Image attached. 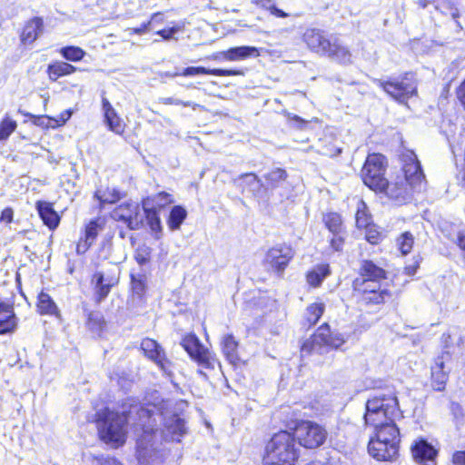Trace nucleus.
Segmentation results:
<instances>
[{
  "label": "nucleus",
  "mask_w": 465,
  "mask_h": 465,
  "mask_svg": "<svg viewBox=\"0 0 465 465\" xmlns=\"http://www.w3.org/2000/svg\"><path fill=\"white\" fill-rule=\"evenodd\" d=\"M159 414H156L154 410L147 409L143 407H138L137 405L132 406L128 411V414L136 412L139 416L138 425L143 429L144 435L137 441V460L141 465H149L151 460L155 455L153 444L150 443L152 435L149 432L155 433L157 430H154L156 424V415L165 416L163 408H157ZM163 430H162L163 437L166 440L180 441L181 438L186 433L185 424L183 419L177 415H172L170 417H164Z\"/></svg>",
  "instance_id": "f257e3e1"
},
{
  "label": "nucleus",
  "mask_w": 465,
  "mask_h": 465,
  "mask_svg": "<svg viewBox=\"0 0 465 465\" xmlns=\"http://www.w3.org/2000/svg\"><path fill=\"white\" fill-rule=\"evenodd\" d=\"M303 40L309 49L320 55L326 56L341 64H351L352 54L341 38L336 35L326 36L318 29H307Z\"/></svg>",
  "instance_id": "f03ea898"
},
{
  "label": "nucleus",
  "mask_w": 465,
  "mask_h": 465,
  "mask_svg": "<svg viewBox=\"0 0 465 465\" xmlns=\"http://www.w3.org/2000/svg\"><path fill=\"white\" fill-rule=\"evenodd\" d=\"M368 451L378 460H391L399 451L400 430L395 421L374 427Z\"/></svg>",
  "instance_id": "7ed1b4c3"
},
{
  "label": "nucleus",
  "mask_w": 465,
  "mask_h": 465,
  "mask_svg": "<svg viewBox=\"0 0 465 465\" xmlns=\"http://www.w3.org/2000/svg\"><path fill=\"white\" fill-rule=\"evenodd\" d=\"M295 437L287 430L275 433L266 445L263 465H295L299 457Z\"/></svg>",
  "instance_id": "20e7f679"
},
{
  "label": "nucleus",
  "mask_w": 465,
  "mask_h": 465,
  "mask_svg": "<svg viewBox=\"0 0 465 465\" xmlns=\"http://www.w3.org/2000/svg\"><path fill=\"white\" fill-rule=\"evenodd\" d=\"M96 423L100 438L114 447L123 445L126 440L128 416L125 411L115 412L108 408L96 413Z\"/></svg>",
  "instance_id": "39448f33"
},
{
  "label": "nucleus",
  "mask_w": 465,
  "mask_h": 465,
  "mask_svg": "<svg viewBox=\"0 0 465 465\" xmlns=\"http://www.w3.org/2000/svg\"><path fill=\"white\" fill-rule=\"evenodd\" d=\"M346 341L343 334L331 332L327 324L321 326L317 331L302 345V354L316 352L322 354L328 348L338 349Z\"/></svg>",
  "instance_id": "423d86ee"
},
{
  "label": "nucleus",
  "mask_w": 465,
  "mask_h": 465,
  "mask_svg": "<svg viewBox=\"0 0 465 465\" xmlns=\"http://www.w3.org/2000/svg\"><path fill=\"white\" fill-rule=\"evenodd\" d=\"M385 157L380 153L369 154L361 169L363 183L375 192H382L387 184L384 178Z\"/></svg>",
  "instance_id": "0eeeda50"
},
{
  "label": "nucleus",
  "mask_w": 465,
  "mask_h": 465,
  "mask_svg": "<svg viewBox=\"0 0 465 465\" xmlns=\"http://www.w3.org/2000/svg\"><path fill=\"white\" fill-rule=\"evenodd\" d=\"M373 83L400 103H405L417 92L416 83L411 74L389 80L374 79Z\"/></svg>",
  "instance_id": "6e6552de"
},
{
  "label": "nucleus",
  "mask_w": 465,
  "mask_h": 465,
  "mask_svg": "<svg viewBox=\"0 0 465 465\" xmlns=\"http://www.w3.org/2000/svg\"><path fill=\"white\" fill-rule=\"evenodd\" d=\"M295 440L307 449H315L323 444L327 437L324 428L312 421H302L295 429Z\"/></svg>",
  "instance_id": "1a4fd4ad"
},
{
  "label": "nucleus",
  "mask_w": 465,
  "mask_h": 465,
  "mask_svg": "<svg viewBox=\"0 0 465 465\" xmlns=\"http://www.w3.org/2000/svg\"><path fill=\"white\" fill-rule=\"evenodd\" d=\"M366 411H370V420L377 417L374 411L385 412L387 415H401L398 399L393 392L377 393L366 401Z\"/></svg>",
  "instance_id": "9d476101"
},
{
  "label": "nucleus",
  "mask_w": 465,
  "mask_h": 465,
  "mask_svg": "<svg viewBox=\"0 0 465 465\" xmlns=\"http://www.w3.org/2000/svg\"><path fill=\"white\" fill-rule=\"evenodd\" d=\"M181 345L191 358L196 361L201 366L204 368H214L216 361L214 355L201 343L195 335L191 334L185 336Z\"/></svg>",
  "instance_id": "9b49d317"
},
{
  "label": "nucleus",
  "mask_w": 465,
  "mask_h": 465,
  "mask_svg": "<svg viewBox=\"0 0 465 465\" xmlns=\"http://www.w3.org/2000/svg\"><path fill=\"white\" fill-rule=\"evenodd\" d=\"M294 256V250L291 245L277 244L268 250L264 262L279 275L282 276L289 262Z\"/></svg>",
  "instance_id": "f8f14e48"
},
{
  "label": "nucleus",
  "mask_w": 465,
  "mask_h": 465,
  "mask_svg": "<svg viewBox=\"0 0 465 465\" xmlns=\"http://www.w3.org/2000/svg\"><path fill=\"white\" fill-rule=\"evenodd\" d=\"M404 180L408 182L414 191H420L425 187V175L421 170L417 155L408 152L403 155Z\"/></svg>",
  "instance_id": "ddd939ff"
},
{
  "label": "nucleus",
  "mask_w": 465,
  "mask_h": 465,
  "mask_svg": "<svg viewBox=\"0 0 465 465\" xmlns=\"http://www.w3.org/2000/svg\"><path fill=\"white\" fill-rule=\"evenodd\" d=\"M141 350L144 355L153 361L163 374L171 377L173 374V363L166 358L164 350L154 340L145 338L141 342Z\"/></svg>",
  "instance_id": "4468645a"
},
{
  "label": "nucleus",
  "mask_w": 465,
  "mask_h": 465,
  "mask_svg": "<svg viewBox=\"0 0 465 465\" xmlns=\"http://www.w3.org/2000/svg\"><path fill=\"white\" fill-rule=\"evenodd\" d=\"M360 274L361 278H358L353 282V286L356 290H360L361 285H366L370 282H379L386 278L385 270L368 260L362 261L360 267Z\"/></svg>",
  "instance_id": "2eb2a0df"
},
{
  "label": "nucleus",
  "mask_w": 465,
  "mask_h": 465,
  "mask_svg": "<svg viewBox=\"0 0 465 465\" xmlns=\"http://www.w3.org/2000/svg\"><path fill=\"white\" fill-rule=\"evenodd\" d=\"M411 191H414L413 187H411L408 182L403 178H397L395 182L389 183L387 181V184H385V188L382 192H384L389 198L401 203L410 199Z\"/></svg>",
  "instance_id": "dca6fc26"
},
{
  "label": "nucleus",
  "mask_w": 465,
  "mask_h": 465,
  "mask_svg": "<svg viewBox=\"0 0 465 465\" xmlns=\"http://www.w3.org/2000/svg\"><path fill=\"white\" fill-rule=\"evenodd\" d=\"M450 361V351L441 352L435 359L434 365L431 367L432 386L436 391H442L448 379V371H445V363Z\"/></svg>",
  "instance_id": "f3484780"
},
{
  "label": "nucleus",
  "mask_w": 465,
  "mask_h": 465,
  "mask_svg": "<svg viewBox=\"0 0 465 465\" xmlns=\"http://www.w3.org/2000/svg\"><path fill=\"white\" fill-rule=\"evenodd\" d=\"M413 459L423 465H435L436 450L423 439L416 440L411 446Z\"/></svg>",
  "instance_id": "a211bd4d"
},
{
  "label": "nucleus",
  "mask_w": 465,
  "mask_h": 465,
  "mask_svg": "<svg viewBox=\"0 0 465 465\" xmlns=\"http://www.w3.org/2000/svg\"><path fill=\"white\" fill-rule=\"evenodd\" d=\"M259 50L254 46H237L223 51L215 54V59H223L227 61H242L250 57H258Z\"/></svg>",
  "instance_id": "6ab92c4d"
},
{
  "label": "nucleus",
  "mask_w": 465,
  "mask_h": 465,
  "mask_svg": "<svg viewBox=\"0 0 465 465\" xmlns=\"http://www.w3.org/2000/svg\"><path fill=\"white\" fill-rule=\"evenodd\" d=\"M5 314L4 320H0V334L12 332L17 326V319L11 302L0 300V315Z\"/></svg>",
  "instance_id": "aec40b11"
},
{
  "label": "nucleus",
  "mask_w": 465,
  "mask_h": 465,
  "mask_svg": "<svg viewBox=\"0 0 465 465\" xmlns=\"http://www.w3.org/2000/svg\"><path fill=\"white\" fill-rule=\"evenodd\" d=\"M102 105L104 114V121L109 129L116 134H122L124 131V124L110 102L104 97L102 99Z\"/></svg>",
  "instance_id": "412c9836"
},
{
  "label": "nucleus",
  "mask_w": 465,
  "mask_h": 465,
  "mask_svg": "<svg viewBox=\"0 0 465 465\" xmlns=\"http://www.w3.org/2000/svg\"><path fill=\"white\" fill-rule=\"evenodd\" d=\"M176 75L183 76H194L199 74H213L217 76H231V75H242L243 73L239 70H225V69H207L202 66H190L184 68L182 72H177Z\"/></svg>",
  "instance_id": "4be33fe9"
},
{
  "label": "nucleus",
  "mask_w": 465,
  "mask_h": 465,
  "mask_svg": "<svg viewBox=\"0 0 465 465\" xmlns=\"http://www.w3.org/2000/svg\"><path fill=\"white\" fill-rule=\"evenodd\" d=\"M35 206L41 219L46 226L50 229H54L58 226L60 217L50 203L38 201Z\"/></svg>",
  "instance_id": "5701e85b"
},
{
  "label": "nucleus",
  "mask_w": 465,
  "mask_h": 465,
  "mask_svg": "<svg viewBox=\"0 0 465 465\" xmlns=\"http://www.w3.org/2000/svg\"><path fill=\"white\" fill-rule=\"evenodd\" d=\"M43 32V22L40 18L30 20L24 27L21 41L25 44H32Z\"/></svg>",
  "instance_id": "b1692460"
},
{
  "label": "nucleus",
  "mask_w": 465,
  "mask_h": 465,
  "mask_svg": "<svg viewBox=\"0 0 465 465\" xmlns=\"http://www.w3.org/2000/svg\"><path fill=\"white\" fill-rule=\"evenodd\" d=\"M173 202V197L170 193L162 192L156 195L143 199L142 203L143 209L153 208L158 211Z\"/></svg>",
  "instance_id": "393cba45"
},
{
  "label": "nucleus",
  "mask_w": 465,
  "mask_h": 465,
  "mask_svg": "<svg viewBox=\"0 0 465 465\" xmlns=\"http://www.w3.org/2000/svg\"><path fill=\"white\" fill-rule=\"evenodd\" d=\"M377 287L378 289H376V286L372 289H369L368 286L362 288L363 300L366 303L381 304L390 297V293L387 290L381 289L379 284H377Z\"/></svg>",
  "instance_id": "a878e982"
},
{
  "label": "nucleus",
  "mask_w": 465,
  "mask_h": 465,
  "mask_svg": "<svg viewBox=\"0 0 465 465\" xmlns=\"http://www.w3.org/2000/svg\"><path fill=\"white\" fill-rule=\"evenodd\" d=\"M37 308L41 314L59 316L60 312L53 299L49 294L41 292L38 295Z\"/></svg>",
  "instance_id": "bb28decb"
},
{
  "label": "nucleus",
  "mask_w": 465,
  "mask_h": 465,
  "mask_svg": "<svg viewBox=\"0 0 465 465\" xmlns=\"http://www.w3.org/2000/svg\"><path fill=\"white\" fill-rule=\"evenodd\" d=\"M330 272L328 264H319L307 273V282L311 286L318 287Z\"/></svg>",
  "instance_id": "cd10ccee"
},
{
  "label": "nucleus",
  "mask_w": 465,
  "mask_h": 465,
  "mask_svg": "<svg viewBox=\"0 0 465 465\" xmlns=\"http://www.w3.org/2000/svg\"><path fill=\"white\" fill-rule=\"evenodd\" d=\"M94 273L98 275V280L101 282L104 281L113 285H116L119 282L120 269L116 263L110 262L106 267Z\"/></svg>",
  "instance_id": "c85d7f7f"
},
{
  "label": "nucleus",
  "mask_w": 465,
  "mask_h": 465,
  "mask_svg": "<svg viewBox=\"0 0 465 465\" xmlns=\"http://www.w3.org/2000/svg\"><path fill=\"white\" fill-rule=\"evenodd\" d=\"M75 72V67L65 62H56L50 64L47 68V73L50 80L56 81L63 75H67Z\"/></svg>",
  "instance_id": "c756f323"
},
{
  "label": "nucleus",
  "mask_w": 465,
  "mask_h": 465,
  "mask_svg": "<svg viewBox=\"0 0 465 465\" xmlns=\"http://www.w3.org/2000/svg\"><path fill=\"white\" fill-rule=\"evenodd\" d=\"M287 178V173L282 168H274L264 174L265 186L271 189L277 188Z\"/></svg>",
  "instance_id": "7c9ffc66"
},
{
  "label": "nucleus",
  "mask_w": 465,
  "mask_h": 465,
  "mask_svg": "<svg viewBox=\"0 0 465 465\" xmlns=\"http://www.w3.org/2000/svg\"><path fill=\"white\" fill-rule=\"evenodd\" d=\"M187 216L186 210L180 206H173L170 212L167 224L172 231L178 230Z\"/></svg>",
  "instance_id": "2f4dec72"
},
{
  "label": "nucleus",
  "mask_w": 465,
  "mask_h": 465,
  "mask_svg": "<svg viewBox=\"0 0 465 465\" xmlns=\"http://www.w3.org/2000/svg\"><path fill=\"white\" fill-rule=\"evenodd\" d=\"M374 414L377 416L375 420H370V411H366L364 414V420L366 425L370 427H378L380 425H383L389 423L390 421H395L397 419L401 417V415H387L385 412L374 411Z\"/></svg>",
  "instance_id": "473e14b6"
},
{
  "label": "nucleus",
  "mask_w": 465,
  "mask_h": 465,
  "mask_svg": "<svg viewBox=\"0 0 465 465\" xmlns=\"http://www.w3.org/2000/svg\"><path fill=\"white\" fill-rule=\"evenodd\" d=\"M238 343L232 335H227L223 340V352L231 363L238 361L237 355Z\"/></svg>",
  "instance_id": "72a5a7b5"
},
{
  "label": "nucleus",
  "mask_w": 465,
  "mask_h": 465,
  "mask_svg": "<svg viewBox=\"0 0 465 465\" xmlns=\"http://www.w3.org/2000/svg\"><path fill=\"white\" fill-rule=\"evenodd\" d=\"M86 326L94 334H100L105 327V321L100 312H91L87 315Z\"/></svg>",
  "instance_id": "f704fd0d"
},
{
  "label": "nucleus",
  "mask_w": 465,
  "mask_h": 465,
  "mask_svg": "<svg viewBox=\"0 0 465 465\" xmlns=\"http://www.w3.org/2000/svg\"><path fill=\"white\" fill-rule=\"evenodd\" d=\"M324 308L325 305L322 302H314L307 307L304 318L309 326L317 323L324 312Z\"/></svg>",
  "instance_id": "c9c22d12"
},
{
  "label": "nucleus",
  "mask_w": 465,
  "mask_h": 465,
  "mask_svg": "<svg viewBox=\"0 0 465 465\" xmlns=\"http://www.w3.org/2000/svg\"><path fill=\"white\" fill-rule=\"evenodd\" d=\"M92 283L94 285V294L97 297V302H99L108 296L112 287L114 286L107 282L99 281L98 275L95 273L93 275Z\"/></svg>",
  "instance_id": "e433bc0d"
},
{
  "label": "nucleus",
  "mask_w": 465,
  "mask_h": 465,
  "mask_svg": "<svg viewBox=\"0 0 465 465\" xmlns=\"http://www.w3.org/2000/svg\"><path fill=\"white\" fill-rule=\"evenodd\" d=\"M355 220L358 228H367L371 224V216L368 213L366 203L362 200L357 203Z\"/></svg>",
  "instance_id": "4c0bfd02"
},
{
  "label": "nucleus",
  "mask_w": 465,
  "mask_h": 465,
  "mask_svg": "<svg viewBox=\"0 0 465 465\" xmlns=\"http://www.w3.org/2000/svg\"><path fill=\"white\" fill-rule=\"evenodd\" d=\"M131 218L128 222L127 227L131 230H138L143 224L144 220V212L143 208H140L137 203L133 204V209L131 211Z\"/></svg>",
  "instance_id": "58836bf2"
},
{
  "label": "nucleus",
  "mask_w": 465,
  "mask_h": 465,
  "mask_svg": "<svg viewBox=\"0 0 465 465\" xmlns=\"http://www.w3.org/2000/svg\"><path fill=\"white\" fill-rule=\"evenodd\" d=\"M324 223L331 232L333 234L342 233V221L340 214L336 213H330L323 218Z\"/></svg>",
  "instance_id": "ea45409f"
},
{
  "label": "nucleus",
  "mask_w": 465,
  "mask_h": 465,
  "mask_svg": "<svg viewBox=\"0 0 465 465\" xmlns=\"http://www.w3.org/2000/svg\"><path fill=\"white\" fill-rule=\"evenodd\" d=\"M134 203V202H130L122 203L117 206L112 213L113 218L116 221H121L127 225L131 218V211L133 209Z\"/></svg>",
  "instance_id": "a19ab883"
},
{
  "label": "nucleus",
  "mask_w": 465,
  "mask_h": 465,
  "mask_svg": "<svg viewBox=\"0 0 465 465\" xmlns=\"http://www.w3.org/2000/svg\"><path fill=\"white\" fill-rule=\"evenodd\" d=\"M144 212V218L147 222V224L151 228L153 232H154L156 234H158L161 230V220L158 214V211L152 209H143ZM156 238H159L158 235L155 236Z\"/></svg>",
  "instance_id": "79ce46f5"
},
{
  "label": "nucleus",
  "mask_w": 465,
  "mask_h": 465,
  "mask_svg": "<svg viewBox=\"0 0 465 465\" xmlns=\"http://www.w3.org/2000/svg\"><path fill=\"white\" fill-rule=\"evenodd\" d=\"M397 243L401 253L406 255L413 247L414 238L411 232H406L398 238Z\"/></svg>",
  "instance_id": "37998d69"
},
{
  "label": "nucleus",
  "mask_w": 465,
  "mask_h": 465,
  "mask_svg": "<svg viewBox=\"0 0 465 465\" xmlns=\"http://www.w3.org/2000/svg\"><path fill=\"white\" fill-rule=\"evenodd\" d=\"M16 127V122L5 116L0 124V141L6 140Z\"/></svg>",
  "instance_id": "c03bdc74"
},
{
  "label": "nucleus",
  "mask_w": 465,
  "mask_h": 465,
  "mask_svg": "<svg viewBox=\"0 0 465 465\" xmlns=\"http://www.w3.org/2000/svg\"><path fill=\"white\" fill-rule=\"evenodd\" d=\"M60 53L64 58L73 62L80 61L84 55V51L76 46L63 47Z\"/></svg>",
  "instance_id": "a18cd8bd"
},
{
  "label": "nucleus",
  "mask_w": 465,
  "mask_h": 465,
  "mask_svg": "<svg viewBox=\"0 0 465 465\" xmlns=\"http://www.w3.org/2000/svg\"><path fill=\"white\" fill-rule=\"evenodd\" d=\"M95 196L102 203H113L120 199V193L115 189H107L104 192H96Z\"/></svg>",
  "instance_id": "49530a36"
},
{
  "label": "nucleus",
  "mask_w": 465,
  "mask_h": 465,
  "mask_svg": "<svg viewBox=\"0 0 465 465\" xmlns=\"http://www.w3.org/2000/svg\"><path fill=\"white\" fill-rule=\"evenodd\" d=\"M103 226L98 220L91 221L85 227L84 238L91 242H94Z\"/></svg>",
  "instance_id": "de8ad7c7"
},
{
  "label": "nucleus",
  "mask_w": 465,
  "mask_h": 465,
  "mask_svg": "<svg viewBox=\"0 0 465 465\" xmlns=\"http://www.w3.org/2000/svg\"><path fill=\"white\" fill-rule=\"evenodd\" d=\"M240 179H242L246 185L250 186L252 191L262 186L260 178L252 173L242 174Z\"/></svg>",
  "instance_id": "09e8293b"
},
{
  "label": "nucleus",
  "mask_w": 465,
  "mask_h": 465,
  "mask_svg": "<svg viewBox=\"0 0 465 465\" xmlns=\"http://www.w3.org/2000/svg\"><path fill=\"white\" fill-rule=\"evenodd\" d=\"M161 102L164 104H175V105H183V106H189L193 109H196L197 107H200V104L193 103V102H183L182 100L173 98V97H164L161 99Z\"/></svg>",
  "instance_id": "8fccbe9b"
},
{
  "label": "nucleus",
  "mask_w": 465,
  "mask_h": 465,
  "mask_svg": "<svg viewBox=\"0 0 465 465\" xmlns=\"http://www.w3.org/2000/svg\"><path fill=\"white\" fill-rule=\"evenodd\" d=\"M320 153L323 155L333 157L341 153V148L333 144H325L321 148Z\"/></svg>",
  "instance_id": "3c124183"
},
{
  "label": "nucleus",
  "mask_w": 465,
  "mask_h": 465,
  "mask_svg": "<svg viewBox=\"0 0 465 465\" xmlns=\"http://www.w3.org/2000/svg\"><path fill=\"white\" fill-rule=\"evenodd\" d=\"M262 6L267 8L272 15H273L277 17L285 18L288 16L287 13L279 9L274 5L271 4V0H265V3L262 4Z\"/></svg>",
  "instance_id": "603ef678"
},
{
  "label": "nucleus",
  "mask_w": 465,
  "mask_h": 465,
  "mask_svg": "<svg viewBox=\"0 0 465 465\" xmlns=\"http://www.w3.org/2000/svg\"><path fill=\"white\" fill-rule=\"evenodd\" d=\"M450 411L458 423L463 422L464 413L462 407L459 403L451 402Z\"/></svg>",
  "instance_id": "864d4df0"
},
{
  "label": "nucleus",
  "mask_w": 465,
  "mask_h": 465,
  "mask_svg": "<svg viewBox=\"0 0 465 465\" xmlns=\"http://www.w3.org/2000/svg\"><path fill=\"white\" fill-rule=\"evenodd\" d=\"M441 343L443 346L442 352L449 351H450V358L451 357V353L453 352L451 351V348L453 347V341L450 334L449 333H443L441 336Z\"/></svg>",
  "instance_id": "5fc2aeb1"
},
{
  "label": "nucleus",
  "mask_w": 465,
  "mask_h": 465,
  "mask_svg": "<svg viewBox=\"0 0 465 465\" xmlns=\"http://www.w3.org/2000/svg\"><path fill=\"white\" fill-rule=\"evenodd\" d=\"M94 242L87 240L86 238H81L76 245V252L78 254H84L90 248Z\"/></svg>",
  "instance_id": "6e6d98bb"
},
{
  "label": "nucleus",
  "mask_w": 465,
  "mask_h": 465,
  "mask_svg": "<svg viewBox=\"0 0 465 465\" xmlns=\"http://www.w3.org/2000/svg\"><path fill=\"white\" fill-rule=\"evenodd\" d=\"M179 31L178 27H171L169 29H163L156 32L157 35H161L164 40H170L173 35Z\"/></svg>",
  "instance_id": "4d7b16f0"
},
{
  "label": "nucleus",
  "mask_w": 465,
  "mask_h": 465,
  "mask_svg": "<svg viewBox=\"0 0 465 465\" xmlns=\"http://www.w3.org/2000/svg\"><path fill=\"white\" fill-rule=\"evenodd\" d=\"M343 244V232L341 234H333V238L331 241V245L335 251H340Z\"/></svg>",
  "instance_id": "13d9d810"
},
{
  "label": "nucleus",
  "mask_w": 465,
  "mask_h": 465,
  "mask_svg": "<svg viewBox=\"0 0 465 465\" xmlns=\"http://www.w3.org/2000/svg\"><path fill=\"white\" fill-rule=\"evenodd\" d=\"M150 30V23H143L140 27L136 28H128L126 31L130 32V34L143 35L147 33Z\"/></svg>",
  "instance_id": "bf43d9fd"
},
{
  "label": "nucleus",
  "mask_w": 465,
  "mask_h": 465,
  "mask_svg": "<svg viewBox=\"0 0 465 465\" xmlns=\"http://www.w3.org/2000/svg\"><path fill=\"white\" fill-rule=\"evenodd\" d=\"M454 465H465V450L456 451L452 456Z\"/></svg>",
  "instance_id": "052dcab7"
},
{
  "label": "nucleus",
  "mask_w": 465,
  "mask_h": 465,
  "mask_svg": "<svg viewBox=\"0 0 465 465\" xmlns=\"http://www.w3.org/2000/svg\"><path fill=\"white\" fill-rule=\"evenodd\" d=\"M132 285L134 292H135L137 294L141 295L143 292L144 284L141 280H136L133 278Z\"/></svg>",
  "instance_id": "680f3d73"
},
{
  "label": "nucleus",
  "mask_w": 465,
  "mask_h": 465,
  "mask_svg": "<svg viewBox=\"0 0 465 465\" xmlns=\"http://www.w3.org/2000/svg\"><path fill=\"white\" fill-rule=\"evenodd\" d=\"M380 238V233L376 231L369 230L366 233V240L374 244L377 243Z\"/></svg>",
  "instance_id": "e2e57ef3"
},
{
  "label": "nucleus",
  "mask_w": 465,
  "mask_h": 465,
  "mask_svg": "<svg viewBox=\"0 0 465 465\" xmlns=\"http://www.w3.org/2000/svg\"><path fill=\"white\" fill-rule=\"evenodd\" d=\"M13 220V210L11 208H5L1 213V221L11 223Z\"/></svg>",
  "instance_id": "0e129e2a"
},
{
  "label": "nucleus",
  "mask_w": 465,
  "mask_h": 465,
  "mask_svg": "<svg viewBox=\"0 0 465 465\" xmlns=\"http://www.w3.org/2000/svg\"><path fill=\"white\" fill-rule=\"evenodd\" d=\"M163 21V14L161 13H154L152 15L151 19L147 22L150 23V26L153 24H159Z\"/></svg>",
  "instance_id": "69168bd1"
},
{
  "label": "nucleus",
  "mask_w": 465,
  "mask_h": 465,
  "mask_svg": "<svg viewBox=\"0 0 465 465\" xmlns=\"http://www.w3.org/2000/svg\"><path fill=\"white\" fill-rule=\"evenodd\" d=\"M458 246L465 252V234H459L458 236Z\"/></svg>",
  "instance_id": "338daca9"
},
{
  "label": "nucleus",
  "mask_w": 465,
  "mask_h": 465,
  "mask_svg": "<svg viewBox=\"0 0 465 465\" xmlns=\"http://www.w3.org/2000/svg\"><path fill=\"white\" fill-rule=\"evenodd\" d=\"M104 465H123V464L114 458H107V459H105Z\"/></svg>",
  "instance_id": "774afa93"
}]
</instances>
